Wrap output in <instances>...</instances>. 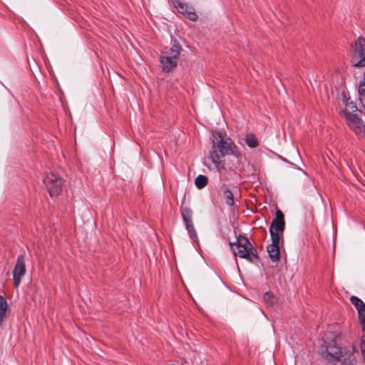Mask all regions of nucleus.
Returning <instances> with one entry per match:
<instances>
[{
  "mask_svg": "<svg viewBox=\"0 0 365 365\" xmlns=\"http://www.w3.org/2000/svg\"><path fill=\"white\" fill-rule=\"evenodd\" d=\"M181 51V46L174 40L169 50L161 52L160 61L164 72L169 73L177 66Z\"/></svg>",
  "mask_w": 365,
  "mask_h": 365,
  "instance_id": "obj_3",
  "label": "nucleus"
},
{
  "mask_svg": "<svg viewBox=\"0 0 365 365\" xmlns=\"http://www.w3.org/2000/svg\"><path fill=\"white\" fill-rule=\"evenodd\" d=\"M324 357L330 361H346L345 358L343 359V349L336 346L335 342L330 343L327 346Z\"/></svg>",
  "mask_w": 365,
  "mask_h": 365,
  "instance_id": "obj_6",
  "label": "nucleus"
},
{
  "mask_svg": "<svg viewBox=\"0 0 365 365\" xmlns=\"http://www.w3.org/2000/svg\"><path fill=\"white\" fill-rule=\"evenodd\" d=\"M182 14L185 16L187 19L191 21H196L197 19V15L195 11V9L192 6H189L187 9L184 11Z\"/></svg>",
  "mask_w": 365,
  "mask_h": 365,
  "instance_id": "obj_18",
  "label": "nucleus"
},
{
  "mask_svg": "<svg viewBox=\"0 0 365 365\" xmlns=\"http://www.w3.org/2000/svg\"><path fill=\"white\" fill-rule=\"evenodd\" d=\"M285 229V222L283 212L277 209L275 212V217L273 219L269 227V233L282 234Z\"/></svg>",
  "mask_w": 365,
  "mask_h": 365,
  "instance_id": "obj_10",
  "label": "nucleus"
},
{
  "mask_svg": "<svg viewBox=\"0 0 365 365\" xmlns=\"http://www.w3.org/2000/svg\"><path fill=\"white\" fill-rule=\"evenodd\" d=\"M344 117L348 121L349 127L356 133H362L364 131L365 125L361 119V110L346 115Z\"/></svg>",
  "mask_w": 365,
  "mask_h": 365,
  "instance_id": "obj_8",
  "label": "nucleus"
},
{
  "mask_svg": "<svg viewBox=\"0 0 365 365\" xmlns=\"http://www.w3.org/2000/svg\"><path fill=\"white\" fill-rule=\"evenodd\" d=\"M361 353H363V350L365 351V340L364 339H361Z\"/></svg>",
  "mask_w": 365,
  "mask_h": 365,
  "instance_id": "obj_23",
  "label": "nucleus"
},
{
  "mask_svg": "<svg viewBox=\"0 0 365 365\" xmlns=\"http://www.w3.org/2000/svg\"><path fill=\"white\" fill-rule=\"evenodd\" d=\"M207 178L205 175H199L195 180V186L198 189H202L206 186Z\"/></svg>",
  "mask_w": 365,
  "mask_h": 365,
  "instance_id": "obj_17",
  "label": "nucleus"
},
{
  "mask_svg": "<svg viewBox=\"0 0 365 365\" xmlns=\"http://www.w3.org/2000/svg\"><path fill=\"white\" fill-rule=\"evenodd\" d=\"M359 99L365 110V84L360 82L358 88Z\"/></svg>",
  "mask_w": 365,
  "mask_h": 365,
  "instance_id": "obj_16",
  "label": "nucleus"
},
{
  "mask_svg": "<svg viewBox=\"0 0 365 365\" xmlns=\"http://www.w3.org/2000/svg\"><path fill=\"white\" fill-rule=\"evenodd\" d=\"M43 183L50 196H58L62 191L63 179L53 173H49L43 178Z\"/></svg>",
  "mask_w": 365,
  "mask_h": 365,
  "instance_id": "obj_5",
  "label": "nucleus"
},
{
  "mask_svg": "<svg viewBox=\"0 0 365 365\" xmlns=\"http://www.w3.org/2000/svg\"><path fill=\"white\" fill-rule=\"evenodd\" d=\"M8 309V304L4 297L0 295V326L4 319L6 317V311Z\"/></svg>",
  "mask_w": 365,
  "mask_h": 365,
  "instance_id": "obj_14",
  "label": "nucleus"
},
{
  "mask_svg": "<svg viewBox=\"0 0 365 365\" xmlns=\"http://www.w3.org/2000/svg\"><path fill=\"white\" fill-rule=\"evenodd\" d=\"M362 355H363V357H364V362H365V351L364 350H363Z\"/></svg>",
  "mask_w": 365,
  "mask_h": 365,
  "instance_id": "obj_24",
  "label": "nucleus"
},
{
  "mask_svg": "<svg viewBox=\"0 0 365 365\" xmlns=\"http://www.w3.org/2000/svg\"><path fill=\"white\" fill-rule=\"evenodd\" d=\"M352 54L351 62L354 67H365V39L359 37L351 45Z\"/></svg>",
  "mask_w": 365,
  "mask_h": 365,
  "instance_id": "obj_4",
  "label": "nucleus"
},
{
  "mask_svg": "<svg viewBox=\"0 0 365 365\" xmlns=\"http://www.w3.org/2000/svg\"><path fill=\"white\" fill-rule=\"evenodd\" d=\"M26 273L25 257L23 255H20L17 257V261L13 270V279L14 287L18 288L21 283L22 277Z\"/></svg>",
  "mask_w": 365,
  "mask_h": 365,
  "instance_id": "obj_9",
  "label": "nucleus"
},
{
  "mask_svg": "<svg viewBox=\"0 0 365 365\" xmlns=\"http://www.w3.org/2000/svg\"><path fill=\"white\" fill-rule=\"evenodd\" d=\"M264 301L267 306H272L274 303V297L271 292H267L264 294Z\"/></svg>",
  "mask_w": 365,
  "mask_h": 365,
  "instance_id": "obj_22",
  "label": "nucleus"
},
{
  "mask_svg": "<svg viewBox=\"0 0 365 365\" xmlns=\"http://www.w3.org/2000/svg\"><path fill=\"white\" fill-rule=\"evenodd\" d=\"M341 101L345 107L344 110L342 111L344 115L358 112L359 110L356 103L351 101L350 97L345 91L341 92Z\"/></svg>",
  "mask_w": 365,
  "mask_h": 365,
  "instance_id": "obj_12",
  "label": "nucleus"
},
{
  "mask_svg": "<svg viewBox=\"0 0 365 365\" xmlns=\"http://www.w3.org/2000/svg\"><path fill=\"white\" fill-rule=\"evenodd\" d=\"M173 3L174 6L176 8L177 11L180 14H182L184 11H185L186 9H187V7L189 6L187 4L182 3L178 0H174Z\"/></svg>",
  "mask_w": 365,
  "mask_h": 365,
  "instance_id": "obj_20",
  "label": "nucleus"
},
{
  "mask_svg": "<svg viewBox=\"0 0 365 365\" xmlns=\"http://www.w3.org/2000/svg\"><path fill=\"white\" fill-rule=\"evenodd\" d=\"M269 234L272 240V243L269 245L271 247H279L280 234L274 232Z\"/></svg>",
  "mask_w": 365,
  "mask_h": 365,
  "instance_id": "obj_21",
  "label": "nucleus"
},
{
  "mask_svg": "<svg viewBox=\"0 0 365 365\" xmlns=\"http://www.w3.org/2000/svg\"><path fill=\"white\" fill-rule=\"evenodd\" d=\"M267 251L272 262H277L280 259L279 247H271L268 245L267 247Z\"/></svg>",
  "mask_w": 365,
  "mask_h": 365,
  "instance_id": "obj_13",
  "label": "nucleus"
},
{
  "mask_svg": "<svg viewBox=\"0 0 365 365\" xmlns=\"http://www.w3.org/2000/svg\"><path fill=\"white\" fill-rule=\"evenodd\" d=\"M182 217L184 223L185 224L186 230L189 234L190 237L194 241L198 240L197 232L194 227L192 222V211L189 207H185L181 211Z\"/></svg>",
  "mask_w": 365,
  "mask_h": 365,
  "instance_id": "obj_7",
  "label": "nucleus"
},
{
  "mask_svg": "<svg viewBox=\"0 0 365 365\" xmlns=\"http://www.w3.org/2000/svg\"><path fill=\"white\" fill-rule=\"evenodd\" d=\"M212 148L209 158L219 173L225 170V165L220 160V157L225 155H236L237 146L230 138H224L220 132L212 134Z\"/></svg>",
  "mask_w": 365,
  "mask_h": 365,
  "instance_id": "obj_1",
  "label": "nucleus"
},
{
  "mask_svg": "<svg viewBox=\"0 0 365 365\" xmlns=\"http://www.w3.org/2000/svg\"><path fill=\"white\" fill-rule=\"evenodd\" d=\"M222 195L223 197L225 199L226 204L229 206H233L234 197L232 191L229 188L225 187L223 190Z\"/></svg>",
  "mask_w": 365,
  "mask_h": 365,
  "instance_id": "obj_15",
  "label": "nucleus"
},
{
  "mask_svg": "<svg viewBox=\"0 0 365 365\" xmlns=\"http://www.w3.org/2000/svg\"><path fill=\"white\" fill-rule=\"evenodd\" d=\"M245 142L247 145L252 148H256L258 145V140L252 134L246 136Z\"/></svg>",
  "mask_w": 365,
  "mask_h": 365,
  "instance_id": "obj_19",
  "label": "nucleus"
},
{
  "mask_svg": "<svg viewBox=\"0 0 365 365\" xmlns=\"http://www.w3.org/2000/svg\"><path fill=\"white\" fill-rule=\"evenodd\" d=\"M229 244L235 256L245 259L250 262L259 260L257 250L254 248L247 237L240 235L235 242H230Z\"/></svg>",
  "mask_w": 365,
  "mask_h": 365,
  "instance_id": "obj_2",
  "label": "nucleus"
},
{
  "mask_svg": "<svg viewBox=\"0 0 365 365\" xmlns=\"http://www.w3.org/2000/svg\"><path fill=\"white\" fill-rule=\"evenodd\" d=\"M351 304L357 310L359 319L361 325L362 331H365V304L364 302L356 296H351L350 298Z\"/></svg>",
  "mask_w": 365,
  "mask_h": 365,
  "instance_id": "obj_11",
  "label": "nucleus"
}]
</instances>
